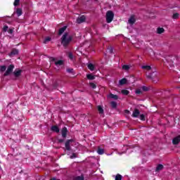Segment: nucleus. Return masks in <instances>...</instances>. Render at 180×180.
Instances as JSON below:
<instances>
[{
	"label": "nucleus",
	"mask_w": 180,
	"mask_h": 180,
	"mask_svg": "<svg viewBox=\"0 0 180 180\" xmlns=\"http://www.w3.org/2000/svg\"><path fill=\"white\" fill-rule=\"evenodd\" d=\"M60 40L61 44L63 47H68V46H70V43L72 41V36H71L68 32H65Z\"/></svg>",
	"instance_id": "nucleus-1"
},
{
	"label": "nucleus",
	"mask_w": 180,
	"mask_h": 180,
	"mask_svg": "<svg viewBox=\"0 0 180 180\" xmlns=\"http://www.w3.org/2000/svg\"><path fill=\"white\" fill-rule=\"evenodd\" d=\"M105 18H106L107 23H110V22L113 20V18H115V14L113 13V11H107Z\"/></svg>",
	"instance_id": "nucleus-2"
},
{
	"label": "nucleus",
	"mask_w": 180,
	"mask_h": 180,
	"mask_svg": "<svg viewBox=\"0 0 180 180\" xmlns=\"http://www.w3.org/2000/svg\"><path fill=\"white\" fill-rule=\"evenodd\" d=\"M13 68H15V65H10L8 67V68H7L6 72H5L4 75V77H8V75H9L11 74V72H12V71H13Z\"/></svg>",
	"instance_id": "nucleus-3"
},
{
	"label": "nucleus",
	"mask_w": 180,
	"mask_h": 180,
	"mask_svg": "<svg viewBox=\"0 0 180 180\" xmlns=\"http://www.w3.org/2000/svg\"><path fill=\"white\" fill-rule=\"evenodd\" d=\"M72 142H74V139H69L65 142V147L68 151L71 150V146H70V144H71Z\"/></svg>",
	"instance_id": "nucleus-4"
},
{
	"label": "nucleus",
	"mask_w": 180,
	"mask_h": 180,
	"mask_svg": "<svg viewBox=\"0 0 180 180\" xmlns=\"http://www.w3.org/2000/svg\"><path fill=\"white\" fill-rule=\"evenodd\" d=\"M146 78H148V79H152V81H154V79L157 78V73L153 72L152 73L147 75Z\"/></svg>",
	"instance_id": "nucleus-5"
},
{
	"label": "nucleus",
	"mask_w": 180,
	"mask_h": 180,
	"mask_svg": "<svg viewBox=\"0 0 180 180\" xmlns=\"http://www.w3.org/2000/svg\"><path fill=\"white\" fill-rule=\"evenodd\" d=\"M128 23L130 24L131 26L134 25V23H136V17L134 15H131L128 20Z\"/></svg>",
	"instance_id": "nucleus-6"
},
{
	"label": "nucleus",
	"mask_w": 180,
	"mask_h": 180,
	"mask_svg": "<svg viewBox=\"0 0 180 180\" xmlns=\"http://www.w3.org/2000/svg\"><path fill=\"white\" fill-rule=\"evenodd\" d=\"M13 75L18 78V77H20V75H22V70H15L13 72Z\"/></svg>",
	"instance_id": "nucleus-7"
},
{
	"label": "nucleus",
	"mask_w": 180,
	"mask_h": 180,
	"mask_svg": "<svg viewBox=\"0 0 180 180\" xmlns=\"http://www.w3.org/2000/svg\"><path fill=\"white\" fill-rule=\"evenodd\" d=\"M85 19H86L85 15H82L77 19V23H83L85 22Z\"/></svg>",
	"instance_id": "nucleus-8"
},
{
	"label": "nucleus",
	"mask_w": 180,
	"mask_h": 180,
	"mask_svg": "<svg viewBox=\"0 0 180 180\" xmlns=\"http://www.w3.org/2000/svg\"><path fill=\"white\" fill-rule=\"evenodd\" d=\"M17 54H19V50L18 49H13L12 51L8 54L10 57H12V56H17Z\"/></svg>",
	"instance_id": "nucleus-9"
},
{
	"label": "nucleus",
	"mask_w": 180,
	"mask_h": 180,
	"mask_svg": "<svg viewBox=\"0 0 180 180\" xmlns=\"http://www.w3.org/2000/svg\"><path fill=\"white\" fill-rule=\"evenodd\" d=\"M139 115H140V110L136 108L132 113V117H139Z\"/></svg>",
	"instance_id": "nucleus-10"
},
{
	"label": "nucleus",
	"mask_w": 180,
	"mask_h": 180,
	"mask_svg": "<svg viewBox=\"0 0 180 180\" xmlns=\"http://www.w3.org/2000/svg\"><path fill=\"white\" fill-rule=\"evenodd\" d=\"M179 141H180V136L174 137L172 140V143L174 145L179 144Z\"/></svg>",
	"instance_id": "nucleus-11"
},
{
	"label": "nucleus",
	"mask_w": 180,
	"mask_h": 180,
	"mask_svg": "<svg viewBox=\"0 0 180 180\" xmlns=\"http://www.w3.org/2000/svg\"><path fill=\"white\" fill-rule=\"evenodd\" d=\"M51 130L52 131H55V133H60V129L58 128V126H56V125L52 126V127H51Z\"/></svg>",
	"instance_id": "nucleus-12"
},
{
	"label": "nucleus",
	"mask_w": 180,
	"mask_h": 180,
	"mask_svg": "<svg viewBox=\"0 0 180 180\" xmlns=\"http://www.w3.org/2000/svg\"><path fill=\"white\" fill-rule=\"evenodd\" d=\"M67 127H63L62 129V137H63L64 139H65V137H67Z\"/></svg>",
	"instance_id": "nucleus-13"
},
{
	"label": "nucleus",
	"mask_w": 180,
	"mask_h": 180,
	"mask_svg": "<svg viewBox=\"0 0 180 180\" xmlns=\"http://www.w3.org/2000/svg\"><path fill=\"white\" fill-rule=\"evenodd\" d=\"M65 30H67V26H64L62 28H60L58 32L59 36H61V34H63V33H64Z\"/></svg>",
	"instance_id": "nucleus-14"
},
{
	"label": "nucleus",
	"mask_w": 180,
	"mask_h": 180,
	"mask_svg": "<svg viewBox=\"0 0 180 180\" xmlns=\"http://www.w3.org/2000/svg\"><path fill=\"white\" fill-rule=\"evenodd\" d=\"M120 85H124L125 84H127V79L123 78L121 80L119 81Z\"/></svg>",
	"instance_id": "nucleus-15"
},
{
	"label": "nucleus",
	"mask_w": 180,
	"mask_h": 180,
	"mask_svg": "<svg viewBox=\"0 0 180 180\" xmlns=\"http://www.w3.org/2000/svg\"><path fill=\"white\" fill-rule=\"evenodd\" d=\"M15 13L17 14V16H22V14L23 13L22 8H17Z\"/></svg>",
	"instance_id": "nucleus-16"
},
{
	"label": "nucleus",
	"mask_w": 180,
	"mask_h": 180,
	"mask_svg": "<svg viewBox=\"0 0 180 180\" xmlns=\"http://www.w3.org/2000/svg\"><path fill=\"white\" fill-rule=\"evenodd\" d=\"M162 169H164V165H158L157 166V167H156L155 171H156L157 172H158V171H162Z\"/></svg>",
	"instance_id": "nucleus-17"
},
{
	"label": "nucleus",
	"mask_w": 180,
	"mask_h": 180,
	"mask_svg": "<svg viewBox=\"0 0 180 180\" xmlns=\"http://www.w3.org/2000/svg\"><path fill=\"white\" fill-rule=\"evenodd\" d=\"M164 32H165V30H164L162 27H158L157 30L158 34H162V33H164Z\"/></svg>",
	"instance_id": "nucleus-18"
},
{
	"label": "nucleus",
	"mask_w": 180,
	"mask_h": 180,
	"mask_svg": "<svg viewBox=\"0 0 180 180\" xmlns=\"http://www.w3.org/2000/svg\"><path fill=\"white\" fill-rule=\"evenodd\" d=\"M109 98H111V99H115V101H117V99H119V96H117V95H115L112 94L109 95Z\"/></svg>",
	"instance_id": "nucleus-19"
},
{
	"label": "nucleus",
	"mask_w": 180,
	"mask_h": 180,
	"mask_svg": "<svg viewBox=\"0 0 180 180\" xmlns=\"http://www.w3.org/2000/svg\"><path fill=\"white\" fill-rule=\"evenodd\" d=\"M63 64H64V61L63 60H59L55 62V65H56L57 66L63 65Z\"/></svg>",
	"instance_id": "nucleus-20"
},
{
	"label": "nucleus",
	"mask_w": 180,
	"mask_h": 180,
	"mask_svg": "<svg viewBox=\"0 0 180 180\" xmlns=\"http://www.w3.org/2000/svg\"><path fill=\"white\" fill-rule=\"evenodd\" d=\"M87 67L90 71H94V70H95V66L92 63H89Z\"/></svg>",
	"instance_id": "nucleus-21"
},
{
	"label": "nucleus",
	"mask_w": 180,
	"mask_h": 180,
	"mask_svg": "<svg viewBox=\"0 0 180 180\" xmlns=\"http://www.w3.org/2000/svg\"><path fill=\"white\" fill-rule=\"evenodd\" d=\"M142 70H146L147 71H150L151 70V66L150 65H143L141 66Z\"/></svg>",
	"instance_id": "nucleus-22"
},
{
	"label": "nucleus",
	"mask_w": 180,
	"mask_h": 180,
	"mask_svg": "<svg viewBox=\"0 0 180 180\" xmlns=\"http://www.w3.org/2000/svg\"><path fill=\"white\" fill-rule=\"evenodd\" d=\"M122 70L124 71H129V70H130V66L129 65H122Z\"/></svg>",
	"instance_id": "nucleus-23"
},
{
	"label": "nucleus",
	"mask_w": 180,
	"mask_h": 180,
	"mask_svg": "<svg viewBox=\"0 0 180 180\" xmlns=\"http://www.w3.org/2000/svg\"><path fill=\"white\" fill-rule=\"evenodd\" d=\"M86 78L90 79V80L95 79V75H93L91 74H89V75H86Z\"/></svg>",
	"instance_id": "nucleus-24"
},
{
	"label": "nucleus",
	"mask_w": 180,
	"mask_h": 180,
	"mask_svg": "<svg viewBox=\"0 0 180 180\" xmlns=\"http://www.w3.org/2000/svg\"><path fill=\"white\" fill-rule=\"evenodd\" d=\"M0 71L1 72H5V71H6V65H1Z\"/></svg>",
	"instance_id": "nucleus-25"
},
{
	"label": "nucleus",
	"mask_w": 180,
	"mask_h": 180,
	"mask_svg": "<svg viewBox=\"0 0 180 180\" xmlns=\"http://www.w3.org/2000/svg\"><path fill=\"white\" fill-rule=\"evenodd\" d=\"M121 94H122V95H129V94H130V91L127 89H123L121 91Z\"/></svg>",
	"instance_id": "nucleus-26"
},
{
	"label": "nucleus",
	"mask_w": 180,
	"mask_h": 180,
	"mask_svg": "<svg viewBox=\"0 0 180 180\" xmlns=\"http://www.w3.org/2000/svg\"><path fill=\"white\" fill-rule=\"evenodd\" d=\"M97 153H98V154H99V155H102V154H103L105 153V150L102 148H98L97 150Z\"/></svg>",
	"instance_id": "nucleus-27"
},
{
	"label": "nucleus",
	"mask_w": 180,
	"mask_h": 180,
	"mask_svg": "<svg viewBox=\"0 0 180 180\" xmlns=\"http://www.w3.org/2000/svg\"><path fill=\"white\" fill-rule=\"evenodd\" d=\"M98 110L101 115H103V108H102V106L98 105Z\"/></svg>",
	"instance_id": "nucleus-28"
},
{
	"label": "nucleus",
	"mask_w": 180,
	"mask_h": 180,
	"mask_svg": "<svg viewBox=\"0 0 180 180\" xmlns=\"http://www.w3.org/2000/svg\"><path fill=\"white\" fill-rule=\"evenodd\" d=\"M111 106H112V108H113V109H116V108L117 106V103H116L115 101H112Z\"/></svg>",
	"instance_id": "nucleus-29"
},
{
	"label": "nucleus",
	"mask_w": 180,
	"mask_h": 180,
	"mask_svg": "<svg viewBox=\"0 0 180 180\" xmlns=\"http://www.w3.org/2000/svg\"><path fill=\"white\" fill-rule=\"evenodd\" d=\"M123 176L121 174H117L115 176V180H122Z\"/></svg>",
	"instance_id": "nucleus-30"
},
{
	"label": "nucleus",
	"mask_w": 180,
	"mask_h": 180,
	"mask_svg": "<svg viewBox=\"0 0 180 180\" xmlns=\"http://www.w3.org/2000/svg\"><path fill=\"white\" fill-rule=\"evenodd\" d=\"M178 18H179V13H175L173 14L172 19H178Z\"/></svg>",
	"instance_id": "nucleus-31"
},
{
	"label": "nucleus",
	"mask_w": 180,
	"mask_h": 180,
	"mask_svg": "<svg viewBox=\"0 0 180 180\" xmlns=\"http://www.w3.org/2000/svg\"><path fill=\"white\" fill-rule=\"evenodd\" d=\"M51 40V38L50 37H47L44 41V43L46 44V43H49V41H50Z\"/></svg>",
	"instance_id": "nucleus-32"
},
{
	"label": "nucleus",
	"mask_w": 180,
	"mask_h": 180,
	"mask_svg": "<svg viewBox=\"0 0 180 180\" xmlns=\"http://www.w3.org/2000/svg\"><path fill=\"white\" fill-rule=\"evenodd\" d=\"M20 2V0H15L13 3L14 6H18Z\"/></svg>",
	"instance_id": "nucleus-33"
},
{
	"label": "nucleus",
	"mask_w": 180,
	"mask_h": 180,
	"mask_svg": "<svg viewBox=\"0 0 180 180\" xmlns=\"http://www.w3.org/2000/svg\"><path fill=\"white\" fill-rule=\"evenodd\" d=\"M90 86L91 88H92L93 89H96V84H95L94 83H90Z\"/></svg>",
	"instance_id": "nucleus-34"
},
{
	"label": "nucleus",
	"mask_w": 180,
	"mask_h": 180,
	"mask_svg": "<svg viewBox=\"0 0 180 180\" xmlns=\"http://www.w3.org/2000/svg\"><path fill=\"white\" fill-rule=\"evenodd\" d=\"M76 180H84V176H78L75 178Z\"/></svg>",
	"instance_id": "nucleus-35"
},
{
	"label": "nucleus",
	"mask_w": 180,
	"mask_h": 180,
	"mask_svg": "<svg viewBox=\"0 0 180 180\" xmlns=\"http://www.w3.org/2000/svg\"><path fill=\"white\" fill-rule=\"evenodd\" d=\"M67 72H69V74H72V72H74V69L72 68L67 69Z\"/></svg>",
	"instance_id": "nucleus-36"
},
{
	"label": "nucleus",
	"mask_w": 180,
	"mask_h": 180,
	"mask_svg": "<svg viewBox=\"0 0 180 180\" xmlns=\"http://www.w3.org/2000/svg\"><path fill=\"white\" fill-rule=\"evenodd\" d=\"M141 89H142L143 91H144L145 92H147V91H148V87H147V86H143L141 87Z\"/></svg>",
	"instance_id": "nucleus-37"
},
{
	"label": "nucleus",
	"mask_w": 180,
	"mask_h": 180,
	"mask_svg": "<svg viewBox=\"0 0 180 180\" xmlns=\"http://www.w3.org/2000/svg\"><path fill=\"white\" fill-rule=\"evenodd\" d=\"M108 51H109V53L110 54H112V53H113V47L110 46V48H108Z\"/></svg>",
	"instance_id": "nucleus-38"
},
{
	"label": "nucleus",
	"mask_w": 180,
	"mask_h": 180,
	"mask_svg": "<svg viewBox=\"0 0 180 180\" xmlns=\"http://www.w3.org/2000/svg\"><path fill=\"white\" fill-rule=\"evenodd\" d=\"M68 57L70 60H72L74 58V56L72 55V53H69Z\"/></svg>",
	"instance_id": "nucleus-39"
},
{
	"label": "nucleus",
	"mask_w": 180,
	"mask_h": 180,
	"mask_svg": "<svg viewBox=\"0 0 180 180\" xmlns=\"http://www.w3.org/2000/svg\"><path fill=\"white\" fill-rule=\"evenodd\" d=\"M8 29H9V27H8L7 25L4 26L3 27V32H8Z\"/></svg>",
	"instance_id": "nucleus-40"
},
{
	"label": "nucleus",
	"mask_w": 180,
	"mask_h": 180,
	"mask_svg": "<svg viewBox=\"0 0 180 180\" xmlns=\"http://www.w3.org/2000/svg\"><path fill=\"white\" fill-rule=\"evenodd\" d=\"M139 119L141 120H146V117L144 116V115L142 114L140 115Z\"/></svg>",
	"instance_id": "nucleus-41"
},
{
	"label": "nucleus",
	"mask_w": 180,
	"mask_h": 180,
	"mask_svg": "<svg viewBox=\"0 0 180 180\" xmlns=\"http://www.w3.org/2000/svg\"><path fill=\"white\" fill-rule=\"evenodd\" d=\"M136 94H137L138 95H140V94H141V89H136Z\"/></svg>",
	"instance_id": "nucleus-42"
},
{
	"label": "nucleus",
	"mask_w": 180,
	"mask_h": 180,
	"mask_svg": "<svg viewBox=\"0 0 180 180\" xmlns=\"http://www.w3.org/2000/svg\"><path fill=\"white\" fill-rule=\"evenodd\" d=\"M8 32L10 34H12V33H13V30L9 29V30H8Z\"/></svg>",
	"instance_id": "nucleus-43"
},
{
	"label": "nucleus",
	"mask_w": 180,
	"mask_h": 180,
	"mask_svg": "<svg viewBox=\"0 0 180 180\" xmlns=\"http://www.w3.org/2000/svg\"><path fill=\"white\" fill-rule=\"evenodd\" d=\"M49 60H50V61H56V58H54V57H51V58H49Z\"/></svg>",
	"instance_id": "nucleus-44"
},
{
	"label": "nucleus",
	"mask_w": 180,
	"mask_h": 180,
	"mask_svg": "<svg viewBox=\"0 0 180 180\" xmlns=\"http://www.w3.org/2000/svg\"><path fill=\"white\" fill-rule=\"evenodd\" d=\"M70 158H77V155H75V153H73L72 156H70Z\"/></svg>",
	"instance_id": "nucleus-45"
},
{
	"label": "nucleus",
	"mask_w": 180,
	"mask_h": 180,
	"mask_svg": "<svg viewBox=\"0 0 180 180\" xmlns=\"http://www.w3.org/2000/svg\"><path fill=\"white\" fill-rule=\"evenodd\" d=\"M58 141H59V143H63V141H64V140H63V139H59Z\"/></svg>",
	"instance_id": "nucleus-46"
},
{
	"label": "nucleus",
	"mask_w": 180,
	"mask_h": 180,
	"mask_svg": "<svg viewBox=\"0 0 180 180\" xmlns=\"http://www.w3.org/2000/svg\"><path fill=\"white\" fill-rule=\"evenodd\" d=\"M127 112H129V110H127Z\"/></svg>",
	"instance_id": "nucleus-47"
}]
</instances>
